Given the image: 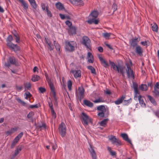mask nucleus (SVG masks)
<instances>
[{"label": "nucleus", "mask_w": 159, "mask_h": 159, "mask_svg": "<svg viewBox=\"0 0 159 159\" xmlns=\"http://www.w3.org/2000/svg\"><path fill=\"white\" fill-rule=\"evenodd\" d=\"M59 131L61 137H64L66 135V129L65 125L64 123H61L59 125Z\"/></svg>", "instance_id": "7"}, {"label": "nucleus", "mask_w": 159, "mask_h": 159, "mask_svg": "<svg viewBox=\"0 0 159 159\" xmlns=\"http://www.w3.org/2000/svg\"><path fill=\"white\" fill-rule=\"evenodd\" d=\"M84 90L82 87L78 88V92H76V96L78 98L80 101L83 99L84 97Z\"/></svg>", "instance_id": "5"}, {"label": "nucleus", "mask_w": 159, "mask_h": 159, "mask_svg": "<svg viewBox=\"0 0 159 159\" xmlns=\"http://www.w3.org/2000/svg\"><path fill=\"white\" fill-rule=\"evenodd\" d=\"M88 62L90 63H93L94 62L93 57H92V58L88 59Z\"/></svg>", "instance_id": "58"}, {"label": "nucleus", "mask_w": 159, "mask_h": 159, "mask_svg": "<svg viewBox=\"0 0 159 159\" xmlns=\"http://www.w3.org/2000/svg\"><path fill=\"white\" fill-rule=\"evenodd\" d=\"M152 30L155 32H157L158 30V26L155 23H153L151 24Z\"/></svg>", "instance_id": "29"}, {"label": "nucleus", "mask_w": 159, "mask_h": 159, "mask_svg": "<svg viewBox=\"0 0 159 159\" xmlns=\"http://www.w3.org/2000/svg\"><path fill=\"white\" fill-rule=\"evenodd\" d=\"M138 100L139 101V103L141 106L143 107H145V104L141 95H139L138 96Z\"/></svg>", "instance_id": "26"}, {"label": "nucleus", "mask_w": 159, "mask_h": 159, "mask_svg": "<svg viewBox=\"0 0 159 159\" xmlns=\"http://www.w3.org/2000/svg\"><path fill=\"white\" fill-rule=\"evenodd\" d=\"M18 141H19L18 140H17L15 138L14 139L13 141L12 142L11 144V148H13L15 147V145H16V144Z\"/></svg>", "instance_id": "40"}, {"label": "nucleus", "mask_w": 159, "mask_h": 159, "mask_svg": "<svg viewBox=\"0 0 159 159\" xmlns=\"http://www.w3.org/2000/svg\"><path fill=\"white\" fill-rule=\"evenodd\" d=\"M83 103L85 105L89 107H92L93 106V104L89 100H84Z\"/></svg>", "instance_id": "23"}, {"label": "nucleus", "mask_w": 159, "mask_h": 159, "mask_svg": "<svg viewBox=\"0 0 159 159\" xmlns=\"http://www.w3.org/2000/svg\"><path fill=\"white\" fill-rule=\"evenodd\" d=\"M65 23L68 26L69 28L72 26L71 22L69 20L66 21Z\"/></svg>", "instance_id": "56"}, {"label": "nucleus", "mask_w": 159, "mask_h": 159, "mask_svg": "<svg viewBox=\"0 0 159 159\" xmlns=\"http://www.w3.org/2000/svg\"><path fill=\"white\" fill-rule=\"evenodd\" d=\"M71 2L72 3L75 2L80 6H83L84 4L83 1L81 0H71Z\"/></svg>", "instance_id": "27"}, {"label": "nucleus", "mask_w": 159, "mask_h": 159, "mask_svg": "<svg viewBox=\"0 0 159 159\" xmlns=\"http://www.w3.org/2000/svg\"><path fill=\"white\" fill-rule=\"evenodd\" d=\"M95 103L103 102L104 101L102 100V98H99L98 99H96L93 101Z\"/></svg>", "instance_id": "52"}, {"label": "nucleus", "mask_w": 159, "mask_h": 159, "mask_svg": "<svg viewBox=\"0 0 159 159\" xmlns=\"http://www.w3.org/2000/svg\"><path fill=\"white\" fill-rule=\"evenodd\" d=\"M32 7L35 10L37 8V5L35 0H28Z\"/></svg>", "instance_id": "28"}, {"label": "nucleus", "mask_w": 159, "mask_h": 159, "mask_svg": "<svg viewBox=\"0 0 159 159\" xmlns=\"http://www.w3.org/2000/svg\"><path fill=\"white\" fill-rule=\"evenodd\" d=\"M48 103L49 106V107H50L51 110H52L53 109V104H52V101H51V102H48Z\"/></svg>", "instance_id": "59"}, {"label": "nucleus", "mask_w": 159, "mask_h": 159, "mask_svg": "<svg viewBox=\"0 0 159 159\" xmlns=\"http://www.w3.org/2000/svg\"><path fill=\"white\" fill-rule=\"evenodd\" d=\"M111 33H105L102 34V35L105 38H108L110 36Z\"/></svg>", "instance_id": "48"}, {"label": "nucleus", "mask_w": 159, "mask_h": 159, "mask_svg": "<svg viewBox=\"0 0 159 159\" xmlns=\"http://www.w3.org/2000/svg\"><path fill=\"white\" fill-rule=\"evenodd\" d=\"M121 136L122 137L123 139L125 140L127 142H128L130 144H132L131 141L130 139H129L128 137L127 134L125 133L122 134H121Z\"/></svg>", "instance_id": "22"}, {"label": "nucleus", "mask_w": 159, "mask_h": 159, "mask_svg": "<svg viewBox=\"0 0 159 159\" xmlns=\"http://www.w3.org/2000/svg\"><path fill=\"white\" fill-rule=\"evenodd\" d=\"M148 41H145L141 42V44L144 46H147L148 45Z\"/></svg>", "instance_id": "62"}, {"label": "nucleus", "mask_w": 159, "mask_h": 159, "mask_svg": "<svg viewBox=\"0 0 159 159\" xmlns=\"http://www.w3.org/2000/svg\"><path fill=\"white\" fill-rule=\"evenodd\" d=\"M16 88L18 91H20L22 89L23 87L22 86H18L16 85Z\"/></svg>", "instance_id": "61"}, {"label": "nucleus", "mask_w": 159, "mask_h": 159, "mask_svg": "<svg viewBox=\"0 0 159 159\" xmlns=\"http://www.w3.org/2000/svg\"><path fill=\"white\" fill-rule=\"evenodd\" d=\"M46 80L48 82L50 89H52L55 88L53 83L51 82V79L48 77V75H45Z\"/></svg>", "instance_id": "19"}, {"label": "nucleus", "mask_w": 159, "mask_h": 159, "mask_svg": "<svg viewBox=\"0 0 159 159\" xmlns=\"http://www.w3.org/2000/svg\"><path fill=\"white\" fill-rule=\"evenodd\" d=\"M134 49L135 52L137 54L140 56L143 55V50L142 47L140 46L139 45L136 47Z\"/></svg>", "instance_id": "13"}, {"label": "nucleus", "mask_w": 159, "mask_h": 159, "mask_svg": "<svg viewBox=\"0 0 159 159\" xmlns=\"http://www.w3.org/2000/svg\"><path fill=\"white\" fill-rule=\"evenodd\" d=\"M154 88V89H159V82H157L155 84Z\"/></svg>", "instance_id": "64"}, {"label": "nucleus", "mask_w": 159, "mask_h": 159, "mask_svg": "<svg viewBox=\"0 0 159 159\" xmlns=\"http://www.w3.org/2000/svg\"><path fill=\"white\" fill-rule=\"evenodd\" d=\"M98 57L101 62V63L105 67H107L109 66L107 62L106 61L103 57L100 55H98Z\"/></svg>", "instance_id": "14"}, {"label": "nucleus", "mask_w": 159, "mask_h": 159, "mask_svg": "<svg viewBox=\"0 0 159 159\" xmlns=\"http://www.w3.org/2000/svg\"><path fill=\"white\" fill-rule=\"evenodd\" d=\"M37 128L41 129H45L46 128V125L44 123H43L42 125H38L37 126Z\"/></svg>", "instance_id": "43"}, {"label": "nucleus", "mask_w": 159, "mask_h": 159, "mask_svg": "<svg viewBox=\"0 0 159 159\" xmlns=\"http://www.w3.org/2000/svg\"><path fill=\"white\" fill-rule=\"evenodd\" d=\"M139 41V39L137 38H135L129 40V43L130 45L129 49L132 53H134V50L135 48L139 46L138 43Z\"/></svg>", "instance_id": "2"}, {"label": "nucleus", "mask_w": 159, "mask_h": 159, "mask_svg": "<svg viewBox=\"0 0 159 159\" xmlns=\"http://www.w3.org/2000/svg\"><path fill=\"white\" fill-rule=\"evenodd\" d=\"M34 115V112L33 111H31L27 115V117L29 119H31L32 122L33 121V120L32 118Z\"/></svg>", "instance_id": "36"}, {"label": "nucleus", "mask_w": 159, "mask_h": 159, "mask_svg": "<svg viewBox=\"0 0 159 159\" xmlns=\"http://www.w3.org/2000/svg\"><path fill=\"white\" fill-rule=\"evenodd\" d=\"M56 7L59 10H62L63 9L64 7L62 4L58 2L56 4Z\"/></svg>", "instance_id": "31"}, {"label": "nucleus", "mask_w": 159, "mask_h": 159, "mask_svg": "<svg viewBox=\"0 0 159 159\" xmlns=\"http://www.w3.org/2000/svg\"><path fill=\"white\" fill-rule=\"evenodd\" d=\"M41 6L42 8V9L43 10H46H46H48V4H47L46 3H42L41 4Z\"/></svg>", "instance_id": "32"}, {"label": "nucleus", "mask_w": 159, "mask_h": 159, "mask_svg": "<svg viewBox=\"0 0 159 159\" xmlns=\"http://www.w3.org/2000/svg\"><path fill=\"white\" fill-rule=\"evenodd\" d=\"M89 150L92 159H97V155L96 152L90 145V148L89 149Z\"/></svg>", "instance_id": "15"}, {"label": "nucleus", "mask_w": 159, "mask_h": 159, "mask_svg": "<svg viewBox=\"0 0 159 159\" xmlns=\"http://www.w3.org/2000/svg\"><path fill=\"white\" fill-rule=\"evenodd\" d=\"M124 67H121L120 66L119 67V72L120 71V73L123 75L125 73V72L124 70Z\"/></svg>", "instance_id": "50"}, {"label": "nucleus", "mask_w": 159, "mask_h": 159, "mask_svg": "<svg viewBox=\"0 0 159 159\" xmlns=\"http://www.w3.org/2000/svg\"><path fill=\"white\" fill-rule=\"evenodd\" d=\"M147 97L148 98L150 102L153 104L154 106H156L157 103L155 100L154 98L152 96L149 95H147Z\"/></svg>", "instance_id": "24"}, {"label": "nucleus", "mask_w": 159, "mask_h": 159, "mask_svg": "<svg viewBox=\"0 0 159 159\" xmlns=\"http://www.w3.org/2000/svg\"><path fill=\"white\" fill-rule=\"evenodd\" d=\"M51 112L52 116L54 117V118H55L57 116V115L54 109L51 110Z\"/></svg>", "instance_id": "54"}, {"label": "nucleus", "mask_w": 159, "mask_h": 159, "mask_svg": "<svg viewBox=\"0 0 159 159\" xmlns=\"http://www.w3.org/2000/svg\"><path fill=\"white\" fill-rule=\"evenodd\" d=\"M28 96V98H30L31 97L32 95L29 92L27 91L25 93L24 96Z\"/></svg>", "instance_id": "57"}, {"label": "nucleus", "mask_w": 159, "mask_h": 159, "mask_svg": "<svg viewBox=\"0 0 159 159\" xmlns=\"http://www.w3.org/2000/svg\"><path fill=\"white\" fill-rule=\"evenodd\" d=\"M53 43L57 50L58 51V52L60 51V46L55 41H54Z\"/></svg>", "instance_id": "42"}, {"label": "nucleus", "mask_w": 159, "mask_h": 159, "mask_svg": "<svg viewBox=\"0 0 159 159\" xmlns=\"http://www.w3.org/2000/svg\"><path fill=\"white\" fill-rule=\"evenodd\" d=\"M39 90L41 93H43L46 91V89L44 88L41 87L39 88Z\"/></svg>", "instance_id": "55"}, {"label": "nucleus", "mask_w": 159, "mask_h": 159, "mask_svg": "<svg viewBox=\"0 0 159 159\" xmlns=\"http://www.w3.org/2000/svg\"><path fill=\"white\" fill-rule=\"evenodd\" d=\"M17 130L16 128H13L11 129L10 130L7 131L6 134H7V136L11 134L14 132V131H16Z\"/></svg>", "instance_id": "39"}, {"label": "nucleus", "mask_w": 159, "mask_h": 159, "mask_svg": "<svg viewBox=\"0 0 159 159\" xmlns=\"http://www.w3.org/2000/svg\"><path fill=\"white\" fill-rule=\"evenodd\" d=\"M18 65L19 63L14 57H9L8 61L7 62L5 63L4 66L7 67H9L11 65Z\"/></svg>", "instance_id": "4"}, {"label": "nucleus", "mask_w": 159, "mask_h": 159, "mask_svg": "<svg viewBox=\"0 0 159 159\" xmlns=\"http://www.w3.org/2000/svg\"><path fill=\"white\" fill-rule=\"evenodd\" d=\"M22 146H18L17 148L16 149L15 151V152L14 154V156H16L19 153V152L22 150Z\"/></svg>", "instance_id": "34"}, {"label": "nucleus", "mask_w": 159, "mask_h": 159, "mask_svg": "<svg viewBox=\"0 0 159 159\" xmlns=\"http://www.w3.org/2000/svg\"><path fill=\"white\" fill-rule=\"evenodd\" d=\"M40 79V77L37 75H33L31 80L33 82H36L39 80Z\"/></svg>", "instance_id": "30"}, {"label": "nucleus", "mask_w": 159, "mask_h": 159, "mask_svg": "<svg viewBox=\"0 0 159 159\" xmlns=\"http://www.w3.org/2000/svg\"><path fill=\"white\" fill-rule=\"evenodd\" d=\"M109 140L111 141L112 143L118 146L120 144V141L118 139L116 138L114 136H111L109 138Z\"/></svg>", "instance_id": "11"}, {"label": "nucleus", "mask_w": 159, "mask_h": 159, "mask_svg": "<svg viewBox=\"0 0 159 159\" xmlns=\"http://www.w3.org/2000/svg\"><path fill=\"white\" fill-rule=\"evenodd\" d=\"M76 28L75 26H72L68 30V33L70 35H73L76 34Z\"/></svg>", "instance_id": "17"}, {"label": "nucleus", "mask_w": 159, "mask_h": 159, "mask_svg": "<svg viewBox=\"0 0 159 159\" xmlns=\"http://www.w3.org/2000/svg\"><path fill=\"white\" fill-rule=\"evenodd\" d=\"M24 86L25 88H27L28 89H30L31 87V84L30 83L25 84Z\"/></svg>", "instance_id": "51"}, {"label": "nucleus", "mask_w": 159, "mask_h": 159, "mask_svg": "<svg viewBox=\"0 0 159 159\" xmlns=\"http://www.w3.org/2000/svg\"><path fill=\"white\" fill-rule=\"evenodd\" d=\"M12 34L15 38L16 42L17 43H19L20 41V36L17 33L16 31L15 30H13L11 31Z\"/></svg>", "instance_id": "16"}, {"label": "nucleus", "mask_w": 159, "mask_h": 159, "mask_svg": "<svg viewBox=\"0 0 159 159\" xmlns=\"http://www.w3.org/2000/svg\"><path fill=\"white\" fill-rule=\"evenodd\" d=\"M82 43L85 45L87 48L90 49L91 48V41L86 36H83L82 38Z\"/></svg>", "instance_id": "8"}, {"label": "nucleus", "mask_w": 159, "mask_h": 159, "mask_svg": "<svg viewBox=\"0 0 159 159\" xmlns=\"http://www.w3.org/2000/svg\"><path fill=\"white\" fill-rule=\"evenodd\" d=\"M23 133L22 132H21L17 136H16L15 137V139L19 141L20 139L22 137V136L23 135Z\"/></svg>", "instance_id": "46"}, {"label": "nucleus", "mask_w": 159, "mask_h": 159, "mask_svg": "<svg viewBox=\"0 0 159 159\" xmlns=\"http://www.w3.org/2000/svg\"><path fill=\"white\" fill-rule=\"evenodd\" d=\"M153 93L155 96H159V89H154Z\"/></svg>", "instance_id": "45"}, {"label": "nucleus", "mask_w": 159, "mask_h": 159, "mask_svg": "<svg viewBox=\"0 0 159 159\" xmlns=\"http://www.w3.org/2000/svg\"><path fill=\"white\" fill-rule=\"evenodd\" d=\"M13 39L12 36L11 35H9L6 39L7 45L11 49L13 50L16 52L20 50V48L17 44H14L11 42Z\"/></svg>", "instance_id": "1"}, {"label": "nucleus", "mask_w": 159, "mask_h": 159, "mask_svg": "<svg viewBox=\"0 0 159 159\" xmlns=\"http://www.w3.org/2000/svg\"><path fill=\"white\" fill-rule=\"evenodd\" d=\"M127 69H126V72L127 75L128 77L129 78L132 77L134 78V75L133 70L131 69L130 66L128 64H126Z\"/></svg>", "instance_id": "10"}, {"label": "nucleus", "mask_w": 159, "mask_h": 159, "mask_svg": "<svg viewBox=\"0 0 159 159\" xmlns=\"http://www.w3.org/2000/svg\"><path fill=\"white\" fill-rule=\"evenodd\" d=\"M72 86V83L70 80H69L67 82V86L69 90L71 89V87Z\"/></svg>", "instance_id": "44"}, {"label": "nucleus", "mask_w": 159, "mask_h": 159, "mask_svg": "<svg viewBox=\"0 0 159 159\" xmlns=\"http://www.w3.org/2000/svg\"><path fill=\"white\" fill-rule=\"evenodd\" d=\"M139 89L142 91H147L148 90V86L146 84H142L139 86Z\"/></svg>", "instance_id": "35"}, {"label": "nucleus", "mask_w": 159, "mask_h": 159, "mask_svg": "<svg viewBox=\"0 0 159 159\" xmlns=\"http://www.w3.org/2000/svg\"><path fill=\"white\" fill-rule=\"evenodd\" d=\"M70 73L72 74L75 78L80 77L81 76V71L80 70H71Z\"/></svg>", "instance_id": "12"}, {"label": "nucleus", "mask_w": 159, "mask_h": 159, "mask_svg": "<svg viewBox=\"0 0 159 159\" xmlns=\"http://www.w3.org/2000/svg\"><path fill=\"white\" fill-rule=\"evenodd\" d=\"M87 68L91 71V72L93 74H96L95 70V69L92 66H87Z\"/></svg>", "instance_id": "41"}, {"label": "nucleus", "mask_w": 159, "mask_h": 159, "mask_svg": "<svg viewBox=\"0 0 159 159\" xmlns=\"http://www.w3.org/2000/svg\"><path fill=\"white\" fill-rule=\"evenodd\" d=\"M125 98V96L122 95L121 97L119 98L116 100L114 102L116 105H119L122 102Z\"/></svg>", "instance_id": "20"}, {"label": "nucleus", "mask_w": 159, "mask_h": 159, "mask_svg": "<svg viewBox=\"0 0 159 159\" xmlns=\"http://www.w3.org/2000/svg\"><path fill=\"white\" fill-rule=\"evenodd\" d=\"M98 12L97 11H93L89 16V19L90 18L96 19L98 16Z\"/></svg>", "instance_id": "18"}, {"label": "nucleus", "mask_w": 159, "mask_h": 159, "mask_svg": "<svg viewBox=\"0 0 159 159\" xmlns=\"http://www.w3.org/2000/svg\"><path fill=\"white\" fill-rule=\"evenodd\" d=\"M124 103L125 105H127L132 102V99L130 98L129 99L127 100H124Z\"/></svg>", "instance_id": "47"}, {"label": "nucleus", "mask_w": 159, "mask_h": 159, "mask_svg": "<svg viewBox=\"0 0 159 159\" xmlns=\"http://www.w3.org/2000/svg\"><path fill=\"white\" fill-rule=\"evenodd\" d=\"M51 91L52 93L53 96V97L54 102L57 101V98L56 96V92L55 91V88L52 89H51Z\"/></svg>", "instance_id": "38"}, {"label": "nucleus", "mask_w": 159, "mask_h": 159, "mask_svg": "<svg viewBox=\"0 0 159 159\" xmlns=\"http://www.w3.org/2000/svg\"><path fill=\"white\" fill-rule=\"evenodd\" d=\"M48 48L50 51H52L54 49V47L52 45H51V44L48 46Z\"/></svg>", "instance_id": "63"}, {"label": "nucleus", "mask_w": 159, "mask_h": 159, "mask_svg": "<svg viewBox=\"0 0 159 159\" xmlns=\"http://www.w3.org/2000/svg\"><path fill=\"white\" fill-rule=\"evenodd\" d=\"M97 110L101 112L98 113V115L101 117H103L104 116V113L106 111V109L105 107L103 105L98 106L97 107Z\"/></svg>", "instance_id": "9"}, {"label": "nucleus", "mask_w": 159, "mask_h": 159, "mask_svg": "<svg viewBox=\"0 0 159 159\" xmlns=\"http://www.w3.org/2000/svg\"><path fill=\"white\" fill-rule=\"evenodd\" d=\"M108 120V119H105L102 120L99 123L101 126H105L107 124Z\"/></svg>", "instance_id": "33"}, {"label": "nucleus", "mask_w": 159, "mask_h": 159, "mask_svg": "<svg viewBox=\"0 0 159 159\" xmlns=\"http://www.w3.org/2000/svg\"><path fill=\"white\" fill-rule=\"evenodd\" d=\"M87 21L90 24L93 23L97 25L98 24L99 22V20L97 19H95L90 18V19H89Z\"/></svg>", "instance_id": "25"}, {"label": "nucleus", "mask_w": 159, "mask_h": 159, "mask_svg": "<svg viewBox=\"0 0 159 159\" xmlns=\"http://www.w3.org/2000/svg\"><path fill=\"white\" fill-rule=\"evenodd\" d=\"M16 100L17 101V102L19 103H20L23 106H25V105L26 104V103H25V102H24L22 100L19 98H16Z\"/></svg>", "instance_id": "49"}, {"label": "nucleus", "mask_w": 159, "mask_h": 159, "mask_svg": "<svg viewBox=\"0 0 159 159\" xmlns=\"http://www.w3.org/2000/svg\"><path fill=\"white\" fill-rule=\"evenodd\" d=\"M109 62L111 66L113 68V69L115 70H117L118 72H119V67L115 64L114 62L111 61L109 60Z\"/></svg>", "instance_id": "21"}, {"label": "nucleus", "mask_w": 159, "mask_h": 159, "mask_svg": "<svg viewBox=\"0 0 159 159\" xmlns=\"http://www.w3.org/2000/svg\"><path fill=\"white\" fill-rule=\"evenodd\" d=\"M81 118L82 119L83 124L85 126L88 125L89 122L91 121V119L85 113L82 112L81 115Z\"/></svg>", "instance_id": "6"}, {"label": "nucleus", "mask_w": 159, "mask_h": 159, "mask_svg": "<svg viewBox=\"0 0 159 159\" xmlns=\"http://www.w3.org/2000/svg\"><path fill=\"white\" fill-rule=\"evenodd\" d=\"M20 3L21 4L24 9L27 10L28 9V4L25 2L24 0L23 1H22V2Z\"/></svg>", "instance_id": "37"}, {"label": "nucleus", "mask_w": 159, "mask_h": 159, "mask_svg": "<svg viewBox=\"0 0 159 159\" xmlns=\"http://www.w3.org/2000/svg\"><path fill=\"white\" fill-rule=\"evenodd\" d=\"M46 11L47 12V15L48 16H50V17H52V15L51 13V12L48 9V10H46Z\"/></svg>", "instance_id": "60"}, {"label": "nucleus", "mask_w": 159, "mask_h": 159, "mask_svg": "<svg viewBox=\"0 0 159 159\" xmlns=\"http://www.w3.org/2000/svg\"><path fill=\"white\" fill-rule=\"evenodd\" d=\"M112 9L113 10V12L117 10V6L115 3H113L112 5Z\"/></svg>", "instance_id": "53"}, {"label": "nucleus", "mask_w": 159, "mask_h": 159, "mask_svg": "<svg viewBox=\"0 0 159 159\" xmlns=\"http://www.w3.org/2000/svg\"><path fill=\"white\" fill-rule=\"evenodd\" d=\"M65 48L66 51L71 52L75 50V46L76 44L74 41L66 42L65 43Z\"/></svg>", "instance_id": "3"}]
</instances>
